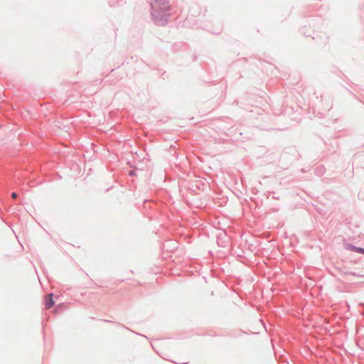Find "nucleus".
Here are the masks:
<instances>
[{"instance_id": "1", "label": "nucleus", "mask_w": 364, "mask_h": 364, "mask_svg": "<svg viewBox=\"0 0 364 364\" xmlns=\"http://www.w3.org/2000/svg\"><path fill=\"white\" fill-rule=\"evenodd\" d=\"M151 16L154 24L164 26L171 16V7L167 0H154L151 4Z\"/></svg>"}, {"instance_id": "2", "label": "nucleus", "mask_w": 364, "mask_h": 364, "mask_svg": "<svg viewBox=\"0 0 364 364\" xmlns=\"http://www.w3.org/2000/svg\"><path fill=\"white\" fill-rule=\"evenodd\" d=\"M206 184L201 179H196L189 183L188 189L196 193L198 191H204Z\"/></svg>"}, {"instance_id": "3", "label": "nucleus", "mask_w": 364, "mask_h": 364, "mask_svg": "<svg viewBox=\"0 0 364 364\" xmlns=\"http://www.w3.org/2000/svg\"><path fill=\"white\" fill-rule=\"evenodd\" d=\"M53 294L50 293V294H47L44 298V304H45L46 309H50L55 304V301L53 299Z\"/></svg>"}, {"instance_id": "4", "label": "nucleus", "mask_w": 364, "mask_h": 364, "mask_svg": "<svg viewBox=\"0 0 364 364\" xmlns=\"http://www.w3.org/2000/svg\"><path fill=\"white\" fill-rule=\"evenodd\" d=\"M346 250L364 255V247H357L353 244L348 243L346 246Z\"/></svg>"}, {"instance_id": "5", "label": "nucleus", "mask_w": 364, "mask_h": 364, "mask_svg": "<svg viewBox=\"0 0 364 364\" xmlns=\"http://www.w3.org/2000/svg\"><path fill=\"white\" fill-rule=\"evenodd\" d=\"M341 271L342 273H343L344 274H346V275H353V276L358 277H364L363 275L359 274L356 272L348 271L345 268L343 269H341Z\"/></svg>"}, {"instance_id": "6", "label": "nucleus", "mask_w": 364, "mask_h": 364, "mask_svg": "<svg viewBox=\"0 0 364 364\" xmlns=\"http://www.w3.org/2000/svg\"><path fill=\"white\" fill-rule=\"evenodd\" d=\"M216 242H217V244H218V246H220V247H226V243H227V242H226L225 241H224V240L221 238V236H220V235H219V236H218V237H217V241H216Z\"/></svg>"}, {"instance_id": "7", "label": "nucleus", "mask_w": 364, "mask_h": 364, "mask_svg": "<svg viewBox=\"0 0 364 364\" xmlns=\"http://www.w3.org/2000/svg\"><path fill=\"white\" fill-rule=\"evenodd\" d=\"M306 28V27H304L301 28V32L302 33L303 35H304L305 36L308 37V36H311V35H307V33H306V31H304Z\"/></svg>"}, {"instance_id": "8", "label": "nucleus", "mask_w": 364, "mask_h": 364, "mask_svg": "<svg viewBox=\"0 0 364 364\" xmlns=\"http://www.w3.org/2000/svg\"><path fill=\"white\" fill-rule=\"evenodd\" d=\"M11 196H12L13 198H16L18 197V194L16 192H13L11 193Z\"/></svg>"}, {"instance_id": "9", "label": "nucleus", "mask_w": 364, "mask_h": 364, "mask_svg": "<svg viewBox=\"0 0 364 364\" xmlns=\"http://www.w3.org/2000/svg\"><path fill=\"white\" fill-rule=\"evenodd\" d=\"M129 176H134V175H135V171L134 170H132L129 171Z\"/></svg>"}, {"instance_id": "10", "label": "nucleus", "mask_w": 364, "mask_h": 364, "mask_svg": "<svg viewBox=\"0 0 364 364\" xmlns=\"http://www.w3.org/2000/svg\"><path fill=\"white\" fill-rule=\"evenodd\" d=\"M272 193L273 194V196H272L273 198L277 199V200L279 199V197H277V196H274V192H272Z\"/></svg>"}, {"instance_id": "11", "label": "nucleus", "mask_w": 364, "mask_h": 364, "mask_svg": "<svg viewBox=\"0 0 364 364\" xmlns=\"http://www.w3.org/2000/svg\"><path fill=\"white\" fill-rule=\"evenodd\" d=\"M221 31H222V29L220 28V29L219 30V31H218V32H217L216 33H220Z\"/></svg>"}, {"instance_id": "12", "label": "nucleus", "mask_w": 364, "mask_h": 364, "mask_svg": "<svg viewBox=\"0 0 364 364\" xmlns=\"http://www.w3.org/2000/svg\"><path fill=\"white\" fill-rule=\"evenodd\" d=\"M106 322H111V321L105 320Z\"/></svg>"}]
</instances>
